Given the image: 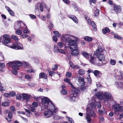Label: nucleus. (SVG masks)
<instances>
[{
  "label": "nucleus",
  "mask_w": 123,
  "mask_h": 123,
  "mask_svg": "<svg viewBox=\"0 0 123 123\" xmlns=\"http://www.w3.org/2000/svg\"><path fill=\"white\" fill-rule=\"evenodd\" d=\"M57 113H55L54 115H53L52 116H53L54 118L56 120H58V119H62V117L57 115H56V114Z\"/></svg>",
  "instance_id": "obj_29"
},
{
  "label": "nucleus",
  "mask_w": 123,
  "mask_h": 123,
  "mask_svg": "<svg viewBox=\"0 0 123 123\" xmlns=\"http://www.w3.org/2000/svg\"><path fill=\"white\" fill-rule=\"evenodd\" d=\"M12 68V74L15 75H16L18 73V72L17 70L18 69H17L16 68H14V67Z\"/></svg>",
  "instance_id": "obj_35"
},
{
  "label": "nucleus",
  "mask_w": 123,
  "mask_h": 123,
  "mask_svg": "<svg viewBox=\"0 0 123 123\" xmlns=\"http://www.w3.org/2000/svg\"><path fill=\"white\" fill-rule=\"evenodd\" d=\"M21 95L22 96V98L23 99L26 100L27 102L29 101L31 96L29 94L24 93L21 94Z\"/></svg>",
  "instance_id": "obj_16"
},
{
  "label": "nucleus",
  "mask_w": 123,
  "mask_h": 123,
  "mask_svg": "<svg viewBox=\"0 0 123 123\" xmlns=\"http://www.w3.org/2000/svg\"><path fill=\"white\" fill-rule=\"evenodd\" d=\"M62 39L65 42L68 43L69 45L70 46V47L77 46L76 43L78 39L76 37L66 34L63 35L62 36Z\"/></svg>",
  "instance_id": "obj_1"
},
{
  "label": "nucleus",
  "mask_w": 123,
  "mask_h": 123,
  "mask_svg": "<svg viewBox=\"0 0 123 123\" xmlns=\"http://www.w3.org/2000/svg\"><path fill=\"white\" fill-rule=\"evenodd\" d=\"M110 62L111 65H114L116 64V62L115 60L111 59L110 60Z\"/></svg>",
  "instance_id": "obj_40"
},
{
  "label": "nucleus",
  "mask_w": 123,
  "mask_h": 123,
  "mask_svg": "<svg viewBox=\"0 0 123 123\" xmlns=\"http://www.w3.org/2000/svg\"><path fill=\"white\" fill-rule=\"evenodd\" d=\"M89 116L86 115V119L88 122H90L91 121V119Z\"/></svg>",
  "instance_id": "obj_54"
},
{
  "label": "nucleus",
  "mask_w": 123,
  "mask_h": 123,
  "mask_svg": "<svg viewBox=\"0 0 123 123\" xmlns=\"http://www.w3.org/2000/svg\"><path fill=\"white\" fill-rule=\"evenodd\" d=\"M84 39L86 41L90 42L93 39V38L90 37L86 36L84 37Z\"/></svg>",
  "instance_id": "obj_30"
},
{
  "label": "nucleus",
  "mask_w": 123,
  "mask_h": 123,
  "mask_svg": "<svg viewBox=\"0 0 123 123\" xmlns=\"http://www.w3.org/2000/svg\"><path fill=\"white\" fill-rule=\"evenodd\" d=\"M3 38L4 40V44L5 45L11 42L10 37L9 35L7 34H5L3 35Z\"/></svg>",
  "instance_id": "obj_14"
},
{
  "label": "nucleus",
  "mask_w": 123,
  "mask_h": 123,
  "mask_svg": "<svg viewBox=\"0 0 123 123\" xmlns=\"http://www.w3.org/2000/svg\"><path fill=\"white\" fill-rule=\"evenodd\" d=\"M78 92V89L75 88L74 87L73 88L72 93L73 94V96L69 97V100L71 102H74L77 99L76 97L77 96V94Z\"/></svg>",
  "instance_id": "obj_8"
},
{
  "label": "nucleus",
  "mask_w": 123,
  "mask_h": 123,
  "mask_svg": "<svg viewBox=\"0 0 123 123\" xmlns=\"http://www.w3.org/2000/svg\"><path fill=\"white\" fill-rule=\"evenodd\" d=\"M9 47L15 49H22V45L19 42H17L15 44H13L12 45H6Z\"/></svg>",
  "instance_id": "obj_10"
},
{
  "label": "nucleus",
  "mask_w": 123,
  "mask_h": 123,
  "mask_svg": "<svg viewBox=\"0 0 123 123\" xmlns=\"http://www.w3.org/2000/svg\"><path fill=\"white\" fill-rule=\"evenodd\" d=\"M78 80L77 84L80 86H83L85 84L84 79L82 77H78L77 78Z\"/></svg>",
  "instance_id": "obj_13"
},
{
  "label": "nucleus",
  "mask_w": 123,
  "mask_h": 123,
  "mask_svg": "<svg viewBox=\"0 0 123 123\" xmlns=\"http://www.w3.org/2000/svg\"><path fill=\"white\" fill-rule=\"evenodd\" d=\"M72 75L71 73L70 72H68L66 74V76L67 78H70Z\"/></svg>",
  "instance_id": "obj_52"
},
{
  "label": "nucleus",
  "mask_w": 123,
  "mask_h": 123,
  "mask_svg": "<svg viewBox=\"0 0 123 123\" xmlns=\"http://www.w3.org/2000/svg\"><path fill=\"white\" fill-rule=\"evenodd\" d=\"M59 49L57 45H54L53 50L55 53H58L59 52Z\"/></svg>",
  "instance_id": "obj_27"
},
{
  "label": "nucleus",
  "mask_w": 123,
  "mask_h": 123,
  "mask_svg": "<svg viewBox=\"0 0 123 123\" xmlns=\"http://www.w3.org/2000/svg\"><path fill=\"white\" fill-rule=\"evenodd\" d=\"M58 66L57 65H55L53 66L52 67V69L54 70H56L57 69Z\"/></svg>",
  "instance_id": "obj_57"
},
{
  "label": "nucleus",
  "mask_w": 123,
  "mask_h": 123,
  "mask_svg": "<svg viewBox=\"0 0 123 123\" xmlns=\"http://www.w3.org/2000/svg\"><path fill=\"white\" fill-rule=\"evenodd\" d=\"M113 109L115 110V114L119 115L118 112L123 111V105L121 106L118 104H115L113 105Z\"/></svg>",
  "instance_id": "obj_6"
},
{
  "label": "nucleus",
  "mask_w": 123,
  "mask_h": 123,
  "mask_svg": "<svg viewBox=\"0 0 123 123\" xmlns=\"http://www.w3.org/2000/svg\"><path fill=\"white\" fill-rule=\"evenodd\" d=\"M82 55L85 57L86 59H88L90 55L86 51H82L81 52Z\"/></svg>",
  "instance_id": "obj_24"
},
{
  "label": "nucleus",
  "mask_w": 123,
  "mask_h": 123,
  "mask_svg": "<svg viewBox=\"0 0 123 123\" xmlns=\"http://www.w3.org/2000/svg\"><path fill=\"white\" fill-rule=\"evenodd\" d=\"M41 100L42 104L41 106L42 110H43L46 108L51 109L54 108V105L52 102L47 97H44Z\"/></svg>",
  "instance_id": "obj_2"
},
{
  "label": "nucleus",
  "mask_w": 123,
  "mask_h": 123,
  "mask_svg": "<svg viewBox=\"0 0 123 123\" xmlns=\"http://www.w3.org/2000/svg\"><path fill=\"white\" fill-rule=\"evenodd\" d=\"M27 72L29 73H35L36 72V70L32 68H31L28 69L27 70Z\"/></svg>",
  "instance_id": "obj_38"
},
{
  "label": "nucleus",
  "mask_w": 123,
  "mask_h": 123,
  "mask_svg": "<svg viewBox=\"0 0 123 123\" xmlns=\"http://www.w3.org/2000/svg\"><path fill=\"white\" fill-rule=\"evenodd\" d=\"M2 105L4 107L7 106H9V104L8 102L5 101L2 103Z\"/></svg>",
  "instance_id": "obj_42"
},
{
  "label": "nucleus",
  "mask_w": 123,
  "mask_h": 123,
  "mask_svg": "<svg viewBox=\"0 0 123 123\" xmlns=\"http://www.w3.org/2000/svg\"><path fill=\"white\" fill-rule=\"evenodd\" d=\"M114 10L117 13H118L121 11L122 9L121 6L116 5L113 6Z\"/></svg>",
  "instance_id": "obj_15"
},
{
  "label": "nucleus",
  "mask_w": 123,
  "mask_h": 123,
  "mask_svg": "<svg viewBox=\"0 0 123 123\" xmlns=\"http://www.w3.org/2000/svg\"><path fill=\"white\" fill-rule=\"evenodd\" d=\"M114 75L115 77L118 80L123 81V72L119 70H115Z\"/></svg>",
  "instance_id": "obj_7"
},
{
  "label": "nucleus",
  "mask_w": 123,
  "mask_h": 123,
  "mask_svg": "<svg viewBox=\"0 0 123 123\" xmlns=\"http://www.w3.org/2000/svg\"><path fill=\"white\" fill-rule=\"evenodd\" d=\"M59 52H60L61 53L63 54H65L66 53V52L64 51V50L62 49H59Z\"/></svg>",
  "instance_id": "obj_62"
},
{
  "label": "nucleus",
  "mask_w": 123,
  "mask_h": 123,
  "mask_svg": "<svg viewBox=\"0 0 123 123\" xmlns=\"http://www.w3.org/2000/svg\"><path fill=\"white\" fill-rule=\"evenodd\" d=\"M102 30L103 33L105 34L107 33H109L110 31L108 27L105 28L103 29Z\"/></svg>",
  "instance_id": "obj_32"
},
{
  "label": "nucleus",
  "mask_w": 123,
  "mask_h": 123,
  "mask_svg": "<svg viewBox=\"0 0 123 123\" xmlns=\"http://www.w3.org/2000/svg\"><path fill=\"white\" fill-rule=\"evenodd\" d=\"M12 39L18 41L19 39L18 37L15 35H12Z\"/></svg>",
  "instance_id": "obj_53"
},
{
  "label": "nucleus",
  "mask_w": 123,
  "mask_h": 123,
  "mask_svg": "<svg viewBox=\"0 0 123 123\" xmlns=\"http://www.w3.org/2000/svg\"><path fill=\"white\" fill-rule=\"evenodd\" d=\"M91 24L93 28H94V30L95 31L96 30V26L95 23L93 21H92V23H91Z\"/></svg>",
  "instance_id": "obj_46"
},
{
  "label": "nucleus",
  "mask_w": 123,
  "mask_h": 123,
  "mask_svg": "<svg viewBox=\"0 0 123 123\" xmlns=\"http://www.w3.org/2000/svg\"><path fill=\"white\" fill-rule=\"evenodd\" d=\"M29 16L32 19H35L36 18V16L33 14H30Z\"/></svg>",
  "instance_id": "obj_61"
},
{
  "label": "nucleus",
  "mask_w": 123,
  "mask_h": 123,
  "mask_svg": "<svg viewBox=\"0 0 123 123\" xmlns=\"http://www.w3.org/2000/svg\"><path fill=\"white\" fill-rule=\"evenodd\" d=\"M86 115L95 117H96V114L90 107H87L86 109Z\"/></svg>",
  "instance_id": "obj_12"
},
{
  "label": "nucleus",
  "mask_w": 123,
  "mask_h": 123,
  "mask_svg": "<svg viewBox=\"0 0 123 123\" xmlns=\"http://www.w3.org/2000/svg\"><path fill=\"white\" fill-rule=\"evenodd\" d=\"M28 109H29L31 111L34 112L35 110V108L32 105H30L28 106Z\"/></svg>",
  "instance_id": "obj_43"
},
{
  "label": "nucleus",
  "mask_w": 123,
  "mask_h": 123,
  "mask_svg": "<svg viewBox=\"0 0 123 123\" xmlns=\"http://www.w3.org/2000/svg\"><path fill=\"white\" fill-rule=\"evenodd\" d=\"M22 96L21 94L18 93L16 95V98L17 99L19 100H20L21 98H22Z\"/></svg>",
  "instance_id": "obj_41"
},
{
  "label": "nucleus",
  "mask_w": 123,
  "mask_h": 123,
  "mask_svg": "<svg viewBox=\"0 0 123 123\" xmlns=\"http://www.w3.org/2000/svg\"><path fill=\"white\" fill-rule=\"evenodd\" d=\"M3 96L6 98H10V95L9 93H5L3 94Z\"/></svg>",
  "instance_id": "obj_59"
},
{
  "label": "nucleus",
  "mask_w": 123,
  "mask_h": 123,
  "mask_svg": "<svg viewBox=\"0 0 123 123\" xmlns=\"http://www.w3.org/2000/svg\"><path fill=\"white\" fill-rule=\"evenodd\" d=\"M43 6L44 8H46V4L43 2H42L41 4L39 5V7L40 10L42 12L43 11Z\"/></svg>",
  "instance_id": "obj_23"
},
{
  "label": "nucleus",
  "mask_w": 123,
  "mask_h": 123,
  "mask_svg": "<svg viewBox=\"0 0 123 123\" xmlns=\"http://www.w3.org/2000/svg\"><path fill=\"white\" fill-rule=\"evenodd\" d=\"M91 64L94 65H97L98 66H102V64H100L98 63V60L93 56H91L89 60Z\"/></svg>",
  "instance_id": "obj_9"
},
{
  "label": "nucleus",
  "mask_w": 123,
  "mask_h": 123,
  "mask_svg": "<svg viewBox=\"0 0 123 123\" xmlns=\"http://www.w3.org/2000/svg\"><path fill=\"white\" fill-rule=\"evenodd\" d=\"M103 95V97L104 96L106 99H109L112 98V94L109 92H104Z\"/></svg>",
  "instance_id": "obj_17"
},
{
  "label": "nucleus",
  "mask_w": 123,
  "mask_h": 123,
  "mask_svg": "<svg viewBox=\"0 0 123 123\" xmlns=\"http://www.w3.org/2000/svg\"><path fill=\"white\" fill-rule=\"evenodd\" d=\"M12 114L11 112L9 111L8 113V117L11 118H12Z\"/></svg>",
  "instance_id": "obj_60"
},
{
  "label": "nucleus",
  "mask_w": 123,
  "mask_h": 123,
  "mask_svg": "<svg viewBox=\"0 0 123 123\" xmlns=\"http://www.w3.org/2000/svg\"><path fill=\"white\" fill-rule=\"evenodd\" d=\"M115 85L118 89H123V83L121 82H115Z\"/></svg>",
  "instance_id": "obj_18"
},
{
  "label": "nucleus",
  "mask_w": 123,
  "mask_h": 123,
  "mask_svg": "<svg viewBox=\"0 0 123 123\" xmlns=\"http://www.w3.org/2000/svg\"><path fill=\"white\" fill-rule=\"evenodd\" d=\"M69 64L71 67L73 69L75 68H79V67L77 65H74L73 63L71 61L69 62Z\"/></svg>",
  "instance_id": "obj_26"
},
{
  "label": "nucleus",
  "mask_w": 123,
  "mask_h": 123,
  "mask_svg": "<svg viewBox=\"0 0 123 123\" xmlns=\"http://www.w3.org/2000/svg\"><path fill=\"white\" fill-rule=\"evenodd\" d=\"M97 56L98 58L99 61L102 62L105 60V56L104 54L98 55Z\"/></svg>",
  "instance_id": "obj_21"
},
{
  "label": "nucleus",
  "mask_w": 123,
  "mask_h": 123,
  "mask_svg": "<svg viewBox=\"0 0 123 123\" xmlns=\"http://www.w3.org/2000/svg\"><path fill=\"white\" fill-rule=\"evenodd\" d=\"M90 107L92 109H95L96 108L95 105L93 103H92L91 104Z\"/></svg>",
  "instance_id": "obj_63"
},
{
  "label": "nucleus",
  "mask_w": 123,
  "mask_h": 123,
  "mask_svg": "<svg viewBox=\"0 0 123 123\" xmlns=\"http://www.w3.org/2000/svg\"><path fill=\"white\" fill-rule=\"evenodd\" d=\"M114 37L115 38L121 40L123 38V37H121L117 35H114Z\"/></svg>",
  "instance_id": "obj_50"
},
{
  "label": "nucleus",
  "mask_w": 123,
  "mask_h": 123,
  "mask_svg": "<svg viewBox=\"0 0 123 123\" xmlns=\"http://www.w3.org/2000/svg\"><path fill=\"white\" fill-rule=\"evenodd\" d=\"M85 73V71L82 69H80L78 71V74L80 75H83Z\"/></svg>",
  "instance_id": "obj_31"
},
{
  "label": "nucleus",
  "mask_w": 123,
  "mask_h": 123,
  "mask_svg": "<svg viewBox=\"0 0 123 123\" xmlns=\"http://www.w3.org/2000/svg\"><path fill=\"white\" fill-rule=\"evenodd\" d=\"M25 78L29 81H31L32 79V76L29 74H26L25 75Z\"/></svg>",
  "instance_id": "obj_33"
},
{
  "label": "nucleus",
  "mask_w": 123,
  "mask_h": 123,
  "mask_svg": "<svg viewBox=\"0 0 123 123\" xmlns=\"http://www.w3.org/2000/svg\"><path fill=\"white\" fill-rule=\"evenodd\" d=\"M68 17L72 19L76 23H78V19L75 16L73 15H69Z\"/></svg>",
  "instance_id": "obj_22"
},
{
  "label": "nucleus",
  "mask_w": 123,
  "mask_h": 123,
  "mask_svg": "<svg viewBox=\"0 0 123 123\" xmlns=\"http://www.w3.org/2000/svg\"><path fill=\"white\" fill-rule=\"evenodd\" d=\"M70 50L72 51L71 54L73 56H76L79 54V51L77 50V46H74L72 47H69Z\"/></svg>",
  "instance_id": "obj_11"
},
{
  "label": "nucleus",
  "mask_w": 123,
  "mask_h": 123,
  "mask_svg": "<svg viewBox=\"0 0 123 123\" xmlns=\"http://www.w3.org/2000/svg\"><path fill=\"white\" fill-rule=\"evenodd\" d=\"M48 110L44 111L43 115L46 118H48L52 116L53 115H54L57 113L58 111V109L55 108L54 106V108L52 109L48 108H46Z\"/></svg>",
  "instance_id": "obj_3"
},
{
  "label": "nucleus",
  "mask_w": 123,
  "mask_h": 123,
  "mask_svg": "<svg viewBox=\"0 0 123 123\" xmlns=\"http://www.w3.org/2000/svg\"><path fill=\"white\" fill-rule=\"evenodd\" d=\"M17 31H16V33L18 35H20L22 33V31L23 30H22L20 29L16 30Z\"/></svg>",
  "instance_id": "obj_48"
},
{
  "label": "nucleus",
  "mask_w": 123,
  "mask_h": 123,
  "mask_svg": "<svg viewBox=\"0 0 123 123\" xmlns=\"http://www.w3.org/2000/svg\"><path fill=\"white\" fill-rule=\"evenodd\" d=\"M103 92H97L95 94L96 96L99 100L102 99L103 98Z\"/></svg>",
  "instance_id": "obj_19"
},
{
  "label": "nucleus",
  "mask_w": 123,
  "mask_h": 123,
  "mask_svg": "<svg viewBox=\"0 0 123 123\" xmlns=\"http://www.w3.org/2000/svg\"><path fill=\"white\" fill-rule=\"evenodd\" d=\"M66 118L70 123H74L73 120L71 118H70L68 116H66Z\"/></svg>",
  "instance_id": "obj_37"
},
{
  "label": "nucleus",
  "mask_w": 123,
  "mask_h": 123,
  "mask_svg": "<svg viewBox=\"0 0 123 123\" xmlns=\"http://www.w3.org/2000/svg\"><path fill=\"white\" fill-rule=\"evenodd\" d=\"M43 78L46 79H47V74L43 73H41L39 74V79Z\"/></svg>",
  "instance_id": "obj_25"
},
{
  "label": "nucleus",
  "mask_w": 123,
  "mask_h": 123,
  "mask_svg": "<svg viewBox=\"0 0 123 123\" xmlns=\"http://www.w3.org/2000/svg\"><path fill=\"white\" fill-rule=\"evenodd\" d=\"M67 91L64 89H62L61 91V93L62 95H65L67 94Z\"/></svg>",
  "instance_id": "obj_44"
},
{
  "label": "nucleus",
  "mask_w": 123,
  "mask_h": 123,
  "mask_svg": "<svg viewBox=\"0 0 123 123\" xmlns=\"http://www.w3.org/2000/svg\"><path fill=\"white\" fill-rule=\"evenodd\" d=\"M98 111L99 113L101 115H102L107 114V111L104 110L103 111L101 110H99Z\"/></svg>",
  "instance_id": "obj_34"
},
{
  "label": "nucleus",
  "mask_w": 123,
  "mask_h": 123,
  "mask_svg": "<svg viewBox=\"0 0 123 123\" xmlns=\"http://www.w3.org/2000/svg\"><path fill=\"white\" fill-rule=\"evenodd\" d=\"M28 85L31 87H33L36 86V83L33 82H30L28 83Z\"/></svg>",
  "instance_id": "obj_47"
},
{
  "label": "nucleus",
  "mask_w": 123,
  "mask_h": 123,
  "mask_svg": "<svg viewBox=\"0 0 123 123\" xmlns=\"http://www.w3.org/2000/svg\"><path fill=\"white\" fill-rule=\"evenodd\" d=\"M64 80L65 82L68 83L69 84L71 85V86H73V85L70 83V80L69 79L67 78H65Z\"/></svg>",
  "instance_id": "obj_51"
},
{
  "label": "nucleus",
  "mask_w": 123,
  "mask_h": 123,
  "mask_svg": "<svg viewBox=\"0 0 123 123\" xmlns=\"http://www.w3.org/2000/svg\"><path fill=\"white\" fill-rule=\"evenodd\" d=\"M100 72L97 70H95L94 71L93 73L97 77L98 76V75L100 73Z\"/></svg>",
  "instance_id": "obj_39"
},
{
  "label": "nucleus",
  "mask_w": 123,
  "mask_h": 123,
  "mask_svg": "<svg viewBox=\"0 0 123 123\" xmlns=\"http://www.w3.org/2000/svg\"><path fill=\"white\" fill-rule=\"evenodd\" d=\"M6 8L11 15L13 16H14V13L13 12L11 9H10V8L6 6Z\"/></svg>",
  "instance_id": "obj_28"
},
{
  "label": "nucleus",
  "mask_w": 123,
  "mask_h": 123,
  "mask_svg": "<svg viewBox=\"0 0 123 123\" xmlns=\"http://www.w3.org/2000/svg\"><path fill=\"white\" fill-rule=\"evenodd\" d=\"M25 66L26 67V68H29L31 66L30 65L29 63L26 62H25L24 63Z\"/></svg>",
  "instance_id": "obj_56"
},
{
  "label": "nucleus",
  "mask_w": 123,
  "mask_h": 123,
  "mask_svg": "<svg viewBox=\"0 0 123 123\" xmlns=\"http://www.w3.org/2000/svg\"><path fill=\"white\" fill-rule=\"evenodd\" d=\"M22 65V64L20 62L15 61L7 63V65L10 67H14V68L19 69L18 67L21 66Z\"/></svg>",
  "instance_id": "obj_5"
},
{
  "label": "nucleus",
  "mask_w": 123,
  "mask_h": 123,
  "mask_svg": "<svg viewBox=\"0 0 123 123\" xmlns=\"http://www.w3.org/2000/svg\"><path fill=\"white\" fill-rule=\"evenodd\" d=\"M57 44L59 47L60 48H62L64 46V45L61 42H58Z\"/></svg>",
  "instance_id": "obj_55"
},
{
  "label": "nucleus",
  "mask_w": 123,
  "mask_h": 123,
  "mask_svg": "<svg viewBox=\"0 0 123 123\" xmlns=\"http://www.w3.org/2000/svg\"><path fill=\"white\" fill-rule=\"evenodd\" d=\"M96 105L99 109H100L101 107V105L100 102H97L96 103Z\"/></svg>",
  "instance_id": "obj_58"
},
{
  "label": "nucleus",
  "mask_w": 123,
  "mask_h": 123,
  "mask_svg": "<svg viewBox=\"0 0 123 123\" xmlns=\"http://www.w3.org/2000/svg\"><path fill=\"white\" fill-rule=\"evenodd\" d=\"M46 17L48 19H50L51 17V15L49 13H48L47 14Z\"/></svg>",
  "instance_id": "obj_64"
},
{
  "label": "nucleus",
  "mask_w": 123,
  "mask_h": 123,
  "mask_svg": "<svg viewBox=\"0 0 123 123\" xmlns=\"http://www.w3.org/2000/svg\"><path fill=\"white\" fill-rule=\"evenodd\" d=\"M101 54H104L102 49L100 47H98V48L97 50L95 52V54L96 55H98Z\"/></svg>",
  "instance_id": "obj_20"
},
{
  "label": "nucleus",
  "mask_w": 123,
  "mask_h": 123,
  "mask_svg": "<svg viewBox=\"0 0 123 123\" xmlns=\"http://www.w3.org/2000/svg\"><path fill=\"white\" fill-rule=\"evenodd\" d=\"M53 32L55 36L58 37H60L61 35L58 31H54Z\"/></svg>",
  "instance_id": "obj_36"
},
{
  "label": "nucleus",
  "mask_w": 123,
  "mask_h": 123,
  "mask_svg": "<svg viewBox=\"0 0 123 123\" xmlns=\"http://www.w3.org/2000/svg\"><path fill=\"white\" fill-rule=\"evenodd\" d=\"M14 28L15 30L20 29L23 30L24 29L27 28V26L21 21H18L15 23Z\"/></svg>",
  "instance_id": "obj_4"
},
{
  "label": "nucleus",
  "mask_w": 123,
  "mask_h": 123,
  "mask_svg": "<svg viewBox=\"0 0 123 123\" xmlns=\"http://www.w3.org/2000/svg\"><path fill=\"white\" fill-rule=\"evenodd\" d=\"M10 97H14L16 95L15 92L14 91L11 92H9Z\"/></svg>",
  "instance_id": "obj_45"
},
{
  "label": "nucleus",
  "mask_w": 123,
  "mask_h": 123,
  "mask_svg": "<svg viewBox=\"0 0 123 123\" xmlns=\"http://www.w3.org/2000/svg\"><path fill=\"white\" fill-rule=\"evenodd\" d=\"M99 10L98 9L96 10L94 12V15L95 17H97L99 14Z\"/></svg>",
  "instance_id": "obj_49"
}]
</instances>
